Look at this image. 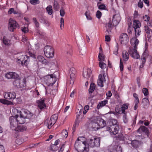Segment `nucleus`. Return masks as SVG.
Here are the masks:
<instances>
[{
	"instance_id": "obj_21",
	"label": "nucleus",
	"mask_w": 152,
	"mask_h": 152,
	"mask_svg": "<svg viewBox=\"0 0 152 152\" xmlns=\"http://www.w3.org/2000/svg\"><path fill=\"white\" fill-rule=\"evenodd\" d=\"M91 70L89 68H85L83 71V76L86 79L88 78L91 74Z\"/></svg>"
},
{
	"instance_id": "obj_32",
	"label": "nucleus",
	"mask_w": 152,
	"mask_h": 152,
	"mask_svg": "<svg viewBox=\"0 0 152 152\" xmlns=\"http://www.w3.org/2000/svg\"><path fill=\"white\" fill-rule=\"evenodd\" d=\"M131 144L134 148H137L139 146L140 143L139 141L134 140L132 141Z\"/></svg>"
},
{
	"instance_id": "obj_5",
	"label": "nucleus",
	"mask_w": 152,
	"mask_h": 152,
	"mask_svg": "<svg viewBox=\"0 0 152 152\" xmlns=\"http://www.w3.org/2000/svg\"><path fill=\"white\" fill-rule=\"evenodd\" d=\"M30 57L27 55H21L17 57V62L22 65L27 66L29 63Z\"/></svg>"
},
{
	"instance_id": "obj_9",
	"label": "nucleus",
	"mask_w": 152,
	"mask_h": 152,
	"mask_svg": "<svg viewBox=\"0 0 152 152\" xmlns=\"http://www.w3.org/2000/svg\"><path fill=\"white\" fill-rule=\"evenodd\" d=\"M44 52L45 56L48 58H52L54 56V49L51 46L48 45L45 46Z\"/></svg>"
},
{
	"instance_id": "obj_46",
	"label": "nucleus",
	"mask_w": 152,
	"mask_h": 152,
	"mask_svg": "<svg viewBox=\"0 0 152 152\" xmlns=\"http://www.w3.org/2000/svg\"><path fill=\"white\" fill-rule=\"evenodd\" d=\"M78 107L79 108H80V110L79 111V113H77V118H78L79 117L80 114L82 113L83 112V109L82 106L81 105H79Z\"/></svg>"
},
{
	"instance_id": "obj_57",
	"label": "nucleus",
	"mask_w": 152,
	"mask_h": 152,
	"mask_svg": "<svg viewBox=\"0 0 152 152\" xmlns=\"http://www.w3.org/2000/svg\"><path fill=\"white\" fill-rule=\"evenodd\" d=\"M62 134L66 138L68 136V132L66 130H63L62 132Z\"/></svg>"
},
{
	"instance_id": "obj_13",
	"label": "nucleus",
	"mask_w": 152,
	"mask_h": 152,
	"mask_svg": "<svg viewBox=\"0 0 152 152\" xmlns=\"http://www.w3.org/2000/svg\"><path fill=\"white\" fill-rule=\"evenodd\" d=\"M137 48L133 49L132 48H129L128 51L130 56L134 58L138 59L140 58V55L138 53Z\"/></svg>"
},
{
	"instance_id": "obj_62",
	"label": "nucleus",
	"mask_w": 152,
	"mask_h": 152,
	"mask_svg": "<svg viewBox=\"0 0 152 152\" xmlns=\"http://www.w3.org/2000/svg\"><path fill=\"white\" fill-rule=\"evenodd\" d=\"M60 15L61 16L63 17L65 14V12L64 10L61 9L60 10Z\"/></svg>"
},
{
	"instance_id": "obj_25",
	"label": "nucleus",
	"mask_w": 152,
	"mask_h": 152,
	"mask_svg": "<svg viewBox=\"0 0 152 152\" xmlns=\"http://www.w3.org/2000/svg\"><path fill=\"white\" fill-rule=\"evenodd\" d=\"M113 26H114L113 24H112L110 21L106 24L105 27L106 28V32H107V34H110Z\"/></svg>"
},
{
	"instance_id": "obj_54",
	"label": "nucleus",
	"mask_w": 152,
	"mask_h": 152,
	"mask_svg": "<svg viewBox=\"0 0 152 152\" xmlns=\"http://www.w3.org/2000/svg\"><path fill=\"white\" fill-rule=\"evenodd\" d=\"M120 71H122L123 70L124 68V65L123 64V63L121 59L120 60Z\"/></svg>"
},
{
	"instance_id": "obj_33",
	"label": "nucleus",
	"mask_w": 152,
	"mask_h": 152,
	"mask_svg": "<svg viewBox=\"0 0 152 152\" xmlns=\"http://www.w3.org/2000/svg\"><path fill=\"white\" fill-rule=\"evenodd\" d=\"M143 106L144 107L149 105V101L148 99L145 98L142 99V101Z\"/></svg>"
},
{
	"instance_id": "obj_51",
	"label": "nucleus",
	"mask_w": 152,
	"mask_h": 152,
	"mask_svg": "<svg viewBox=\"0 0 152 152\" xmlns=\"http://www.w3.org/2000/svg\"><path fill=\"white\" fill-rule=\"evenodd\" d=\"M148 48V46L147 45L146 43H145V45L144 50V52L143 53V54L144 55H146L148 53V50H147Z\"/></svg>"
},
{
	"instance_id": "obj_22",
	"label": "nucleus",
	"mask_w": 152,
	"mask_h": 152,
	"mask_svg": "<svg viewBox=\"0 0 152 152\" xmlns=\"http://www.w3.org/2000/svg\"><path fill=\"white\" fill-rule=\"evenodd\" d=\"M121 20L120 15L118 14L115 15L113 17L112 20V23L113 25L115 26H116L119 23Z\"/></svg>"
},
{
	"instance_id": "obj_43",
	"label": "nucleus",
	"mask_w": 152,
	"mask_h": 152,
	"mask_svg": "<svg viewBox=\"0 0 152 152\" xmlns=\"http://www.w3.org/2000/svg\"><path fill=\"white\" fill-rule=\"evenodd\" d=\"M99 67L103 69H105L107 66L106 64L105 63L102 62H100L99 63Z\"/></svg>"
},
{
	"instance_id": "obj_15",
	"label": "nucleus",
	"mask_w": 152,
	"mask_h": 152,
	"mask_svg": "<svg viewBox=\"0 0 152 152\" xmlns=\"http://www.w3.org/2000/svg\"><path fill=\"white\" fill-rule=\"evenodd\" d=\"M120 38L121 43L124 45H126L129 40L127 35L125 33L121 34L120 35Z\"/></svg>"
},
{
	"instance_id": "obj_3",
	"label": "nucleus",
	"mask_w": 152,
	"mask_h": 152,
	"mask_svg": "<svg viewBox=\"0 0 152 152\" xmlns=\"http://www.w3.org/2000/svg\"><path fill=\"white\" fill-rule=\"evenodd\" d=\"M75 147L78 152H88L89 151V148L86 144V141H75Z\"/></svg>"
},
{
	"instance_id": "obj_17",
	"label": "nucleus",
	"mask_w": 152,
	"mask_h": 152,
	"mask_svg": "<svg viewBox=\"0 0 152 152\" xmlns=\"http://www.w3.org/2000/svg\"><path fill=\"white\" fill-rule=\"evenodd\" d=\"M5 77L8 79H16L18 78L19 76L15 72H9L5 74Z\"/></svg>"
},
{
	"instance_id": "obj_49",
	"label": "nucleus",
	"mask_w": 152,
	"mask_h": 152,
	"mask_svg": "<svg viewBox=\"0 0 152 152\" xmlns=\"http://www.w3.org/2000/svg\"><path fill=\"white\" fill-rule=\"evenodd\" d=\"M98 58H99V61L100 62H102L103 61H104V55L103 53H102V54L101 55V56H99V55L98 56Z\"/></svg>"
},
{
	"instance_id": "obj_41",
	"label": "nucleus",
	"mask_w": 152,
	"mask_h": 152,
	"mask_svg": "<svg viewBox=\"0 0 152 152\" xmlns=\"http://www.w3.org/2000/svg\"><path fill=\"white\" fill-rule=\"evenodd\" d=\"M97 6L98 9L101 10H106V7L105 4H102L99 5V3L97 4Z\"/></svg>"
},
{
	"instance_id": "obj_27",
	"label": "nucleus",
	"mask_w": 152,
	"mask_h": 152,
	"mask_svg": "<svg viewBox=\"0 0 152 152\" xmlns=\"http://www.w3.org/2000/svg\"><path fill=\"white\" fill-rule=\"evenodd\" d=\"M37 59L39 62H41L42 64H46L48 63V61L45 59L42 56H39L37 57Z\"/></svg>"
},
{
	"instance_id": "obj_58",
	"label": "nucleus",
	"mask_w": 152,
	"mask_h": 152,
	"mask_svg": "<svg viewBox=\"0 0 152 152\" xmlns=\"http://www.w3.org/2000/svg\"><path fill=\"white\" fill-rule=\"evenodd\" d=\"M138 6L139 7L142 8L143 7V3L141 0H140L138 4Z\"/></svg>"
},
{
	"instance_id": "obj_64",
	"label": "nucleus",
	"mask_w": 152,
	"mask_h": 152,
	"mask_svg": "<svg viewBox=\"0 0 152 152\" xmlns=\"http://www.w3.org/2000/svg\"><path fill=\"white\" fill-rule=\"evenodd\" d=\"M106 95L107 98H110L112 94L111 91H110L106 93Z\"/></svg>"
},
{
	"instance_id": "obj_31",
	"label": "nucleus",
	"mask_w": 152,
	"mask_h": 152,
	"mask_svg": "<svg viewBox=\"0 0 152 152\" xmlns=\"http://www.w3.org/2000/svg\"><path fill=\"white\" fill-rule=\"evenodd\" d=\"M0 102L4 104L7 105H11L13 104L12 102L7 100L6 99H0Z\"/></svg>"
},
{
	"instance_id": "obj_30",
	"label": "nucleus",
	"mask_w": 152,
	"mask_h": 152,
	"mask_svg": "<svg viewBox=\"0 0 152 152\" xmlns=\"http://www.w3.org/2000/svg\"><path fill=\"white\" fill-rule=\"evenodd\" d=\"M108 103V101L105 99L104 100L102 101L101 102H99L98 104L97 108L98 109H99L102 107L104 106L106 104Z\"/></svg>"
},
{
	"instance_id": "obj_38",
	"label": "nucleus",
	"mask_w": 152,
	"mask_h": 152,
	"mask_svg": "<svg viewBox=\"0 0 152 152\" xmlns=\"http://www.w3.org/2000/svg\"><path fill=\"white\" fill-rule=\"evenodd\" d=\"M85 15L87 20H92V17L91 15V13L88 10L85 13Z\"/></svg>"
},
{
	"instance_id": "obj_7",
	"label": "nucleus",
	"mask_w": 152,
	"mask_h": 152,
	"mask_svg": "<svg viewBox=\"0 0 152 152\" xmlns=\"http://www.w3.org/2000/svg\"><path fill=\"white\" fill-rule=\"evenodd\" d=\"M57 118V115L54 114L51 116L50 119H46L44 122V124L47 126L48 129H50L55 123Z\"/></svg>"
},
{
	"instance_id": "obj_60",
	"label": "nucleus",
	"mask_w": 152,
	"mask_h": 152,
	"mask_svg": "<svg viewBox=\"0 0 152 152\" xmlns=\"http://www.w3.org/2000/svg\"><path fill=\"white\" fill-rule=\"evenodd\" d=\"M143 18L144 21H148L149 20L150 18L147 15H145L143 16Z\"/></svg>"
},
{
	"instance_id": "obj_48",
	"label": "nucleus",
	"mask_w": 152,
	"mask_h": 152,
	"mask_svg": "<svg viewBox=\"0 0 152 152\" xmlns=\"http://www.w3.org/2000/svg\"><path fill=\"white\" fill-rule=\"evenodd\" d=\"M58 149V148L57 146L52 145L50 146V149L54 151H57Z\"/></svg>"
},
{
	"instance_id": "obj_55",
	"label": "nucleus",
	"mask_w": 152,
	"mask_h": 152,
	"mask_svg": "<svg viewBox=\"0 0 152 152\" xmlns=\"http://www.w3.org/2000/svg\"><path fill=\"white\" fill-rule=\"evenodd\" d=\"M33 20L36 27H38L39 26V23L38 22H37L36 18H33Z\"/></svg>"
},
{
	"instance_id": "obj_24",
	"label": "nucleus",
	"mask_w": 152,
	"mask_h": 152,
	"mask_svg": "<svg viewBox=\"0 0 152 152\" xmlns=\"http://www.w3.org/2000/svg\"><path fill=\"white\" fill-rule=\"evenodd\" d=\"M44 99L38 100L37 101V103L38 104V106L40 110L44 109L46 107V105L44 102Z\"/></svg>"
},
{
	"instance_id": "obj_16",
	"label": "nucleus",
	"mask_w": 152,
	"mask_h": 152,
	"mask_svg": "<svg viewBox=\"0 0 152 152\" xmlns=\"http://www.w3.org/2000/svg\"><path fill=\"white\" fill-rule=\"evenodd\" d=\"M69 73L70 75V84L72 85L74 83L75 75V69L73 67L70 68L69 70Z\"/></svg>"
},
{
	"instance_id": "obj_29",
	"label": "nucleus",
	"mask_w": 152,
	"mask_h": 152,
	"mask_svg": "<svg viewBox=\"0 0 152 152\" xmlns=\"http://www.w3.org/2000/svg\"><path fill=\"white\" fill-rule=\"evenodd\" d=\"M141 26V23L138 20H133V27L134 28H140Z\"/></svg>"
},
{
	"instance_id": "obj_19",
	"label": "nucleus",
	"mask_w": 152,
	"mask_h": 152,
	"mask_svg": "<svg viewBox=\"0 0 152 152\" xmlns=\"http://www.w3.org/2000/svg\"><path fill=\"white\" fill-rule=\"evenodd\" d=\"M139 41L135 37H133L130 40V43L132 46L130 48H132L133 49L137 48V46Z\"/></svg>"
},
{
	"instance_id": "obj_8",
	"label": "nucleus",
	"mask_w": 152,
	"mask_h": 152,
	"mask_svg": "<svg viewBox=\"0 0 152 152\" xmlns=\"http://www.w3.org/2000/svg\"><path fill=\"white\" fill-rule=\"evenodd\" d=\"M45 81L48 86H52L56 82L57 79L54 75L51 74L45 77Z\"/></svg>"
},
{
	"instance_id": "obj_59",
	"label": "nucleus",
	"mask_w": 152,
	"mask_h": 152,
	"mask_svg": "<svg viewBox=\"0 0 152 152\" xmlns=\"http://www.w3.org/2000/svg\"><path fill=\"white\" fill-rule=\"evenodd\" d=\"M84 138V137H79L77 138L76 141H77V142H84L83 141V139Z\"/></svg>"
},
{
	"instance_id": "obj_36",
	"label": "nucleus",
	"mask_w": 152,
	"mask_h": 152,
	"mask_svg": "<svg viewBox=\"0 0 152 152\" xmlns=\"http://www.w3.org/2000/svg\"><path fill=\"white\" fill-rule=\"evenodd\" d=\"M4 44L6 46H9L11 44L10 40L4 37L3 39Z\"/></svg>"
},
{
	"instance_id": "obj_50",
	"label": "nucleus",
	"mask_w": 152,
	"mask_h": 152,
	"mask_svg": "<svg viewBox=\"0 0 152 152\" xmlns=\"http://www.w3.org/2000/svg\"><path fill=\"white\" fill-rule=\"evenodd\" d=\"M142 92L145 96H147L148 94V89L145 88H144L142 90Z\"/></svg>"
},
{
	"instance_id": "obj_20",
	"label": "nucleus",
	"mask_w": 152,
	"mask_h": 152,
	"mask_svg": "<svg viewBox=\"0 0 152 152\" xmlns=\"http://www.w3.org/2000/svg\"><path fill=\"white\" fill-rule=\"evenodd\" d=\"M137 131L140 134H141L142 132H144L148 137H149V131L148 129L144 126H141Z\"/></svg>"
},
{
	"instance_id": "obj_53",
	"label": "nucleus",
	"mask_w": 152,
	"mask_h": 152,
	"mask_svg": "<svg viewBox=\"0 0 152 152\" xmlns=\"http://www.w3.org/2000/svg\"><path fill=\"white\" fill-rule=\"evenodd\" d=\"M102 14L101 12L99 10L97 11L96 13V17L98 19H99L101 17Z\"/></svg>"
},
{
	"instance_id": "obj_39",
	"label": "nucleus",
	"mask_w": 152,
	"mask_h": 152,
	"mask_svg": "<svg viewBox=\"0 0 152 152\" xmlns=\"http://www.w3.org/2000/svg\"><path fill=\"white\" fill-rule=\"evenodd\" d=\"M95 86L94 84L93 83H91L90 88L89 89V92L90 93H91L94 91L95 88Z\"/></svg>"
},
{
	"instance_id": "obj_44",
	"label": "nucleus",
	"mask_w": 152,
	"mask_h": 152,
	"mask_svg": "<svg viewBox=\"0 0 152 152\" xmlns=\"http://www.w3.org/2000/svg\"><path fill=\"white\" fill-rule=\"evenodd\" d=\"M31 92L34 93V96L35 97L38 96L39 95V92H38V90L36 89L31 90Z\"/></svg>"
},
{
	"instance_id": "obj_18",
	"label": "nucleus",
	"mask_w": 152,
	"mask_h": 152,
	"mask_svg": "<svg viewBox=\"0 0 152 152\" xmlns=\"http://www.w3.org/2000/svg\"><path fill=\"white\" fill-rule=\"evenodd\" d=\"M129 106V104L128 103L124 104L122 105L120 109L118 110L115 109V110L117 113L120 114L127 113V112L125 110L128 108Z\"/></svg>"
},
{
	"instance_id": "obj_14",
	"label": "nucleus",
	"mask_w": 152,
	"mask_h": 152,
	"mask_svg": "<svg viewBox=\"0 0 152 152\" xmlns=\"http://www.w3.org/2000/svg\"><path fill=\"white\" fill-rule=\"evenodd\" d=\"M4 98L8 100L14 99L16 97V94L14 92H4L3 94Z\"/></svg>"
},
{
	"instance_id": "obj_4",
	"label": "nucleus",
	"mask_w": 152,
	"mask_h": 152,
	"mask_svg": "<svg viewBox=\"0 0 152 152\" xmlns=\"http://www.w3.org/2000/svg\"><path fill=\"white\" fill-rule=\"evenodd\" d=\"M86 144L89 148L94 147H99L100 143V140L99 137H93L86 141Z\"/></svg>"
},
{
	"instance_id": "obj_12",
	"label": "nucleus",
	"mask_w": 152,
	"mask_h": 152,
	"mask_svg": "<svg viewBox=\"0 0 152 152\" xmlns=\"http://www.w3.org/2000/svg\"><path fill=\"white\" fill-rule=\"evenodd\" d=\"M13 84L15 87L18 88H20L24 87L26 86L25 80L19 79L16 80L13 82Z\"/></svg>"
},
{
	"instance_id": "obj_10",
	"label": "nucleus",
	"mask_w": 152,
	"mask_h": 152,
	"mask_svg": "<svg viewBox=\"0 0 152 152\" xmlns=\"http://www.w3.org/2000/svg\"><path fill=\"white\" fill-rule=\"evenodd\" d=\"M19 27L18 24L14 19L10 18L9 20L8 29L9 30L13 32L17 28Z\"/></svg>"
},
{
	"instance_id": "obj_6",
	"label": "nucleus",
	"mask_w": 152,
	"mask_h": 152,
	"mask_svg": "<svg viewBox=\"0 0 152 152\" xmlns=\"http://www.w3.org/2000/svg\"><path fill=\"white\" fill-rule=\"evenodd\" d=\"M99 118L97 117H94L91 118V122L89 124L90 130L91 131H96L99 129V123L98 122Z\"/></svg>"
},
{
	"instance_id": "obj_61",
	"label": "nucleus",
	"mask_w": 152,
	"mask_h": 152,
	"mask_svg": "<svg viewBox=\"0 0 152 152\" xmlns=\"http://www.w3.org/2000/svg\"><path fill=\"white\" fill-rule=\"evenodd\" d=\"M21 30L24 33L27 32L28 31V28L26 27H22Z\"/></svg>"
},
{
	"instance_id": "obj_26",
	"label": "nucleus",
	"mask_w": 152,
	"mask_h": 152,
	"mask_svg": "<svg viewBox=\"0 0 152 152\" xmlns=\"http://www.w3.org/2000/svg\"><path fill=\"white\" fill-rule=\"evenodd\" d=\"M99 118L98 122L99 123V129L100 128H103L106 125V122L103 119L100 118L99 117H97Z\"/></svg>"
},
{
	"instance_id": "obj_11",
	"label": "nucleus",
	"mask_w": 152,
	"mask_h": 152,
	"mask_svg": "<svg viewBox=\"0 0 152 152\" xmlns=\"http://www.w3.org/2000/svg\"><path fill=\"white\" fill-rule=\"evenodd\" d=\"M10 121L11 129L13 130L17 131L16 128L18 126L19 124L15 116L10 117Z\"/></svg>"
},
{
	"instance_id": "obj_47",
	"label": "nucleus",
	"mask_w": 152,
	"mask_h": 152,
	"mask_svg": "<svg viewBox=\"0 0 152 152\" xmlns=\"http://www.w3.org/2000/svg\"><path fill=\"white\" fill-rule=\"evenodd\" d=\"M127 113H125V114H123V120L124 122L125 123H127L128 121V118L127 117V116L126 115Z\"/></svg>"
},
{
	"instance_id": "obj_56",
	"label": "nucleus",
	"mask_w": 152,
	"mask_h": 152,
	"mask_svg": "<svg viewBox=\"0 0 152 152\" xmlns=\"http://www.w3.org/2000/svg\"><path fill=\"white\" fill-rule=\"evenodd\" d=\"M133 96L135 98L134 102H139V100L138 97V95L137 94L134 93L133 94Z\"/></svg>"
},
{
	"instance_id": "obj_35",
	"label": "nucleus",
	"mask_w": 152,
	"mask_h": 152,
	"mask_svg": "<svg viewBox=\"0 0 152 152\" xmlns=\"http://www.w3.org/2000/svg\"><path fill=\"white\" fill-rule=\"evenodd\" d=\"M135 37H138L141 34V30L140 28H134Z\"/></svg>"
},
{
	"instance_id": "obj_40",
	"label": "nucleus",
	"mask_w": 152,
	"mask_h": 152,
	"mask_svg": "<svg viewBox=\"0 0 152 152\" xmlns=\"http://www.w3.org/2000/svg\"><path fill=\"white\" fill-rule=\"evenodd\" d=\"M141 65L140 66V68H142L144 66L145 64V63L146 58L145 57L142 56L141 57Z\"/></svg>"
},
{
	"instance_id": "obj_1",
	"label": "nucleus",
	"mask_w": 152,
	"mask_h": 152,
	"mask_svg": "<svg viewBox=\"0 0 152 152\" xmlns=\"http://www.w3.org/2000/svg\"><path fill=\"white\" fill-rule=\"evenodd\" d=\"M14 110L17 112L15 117L19 124H23L25 121V118H30L33 115L32 113L27 110L23 109L21 111H18L17 109Z\"/></svg>"
},
{
	"instance_id": "obj_63",
	"label": "nucleus",
	"mask_w": 152,
	"mask_h": 152,
	"mask_svg": "<svg viewBox=\"0 0 152 152\" xmlns=\"http://www.w3.org/2000/svg\"><path fill=\"white\" fill-rule=\"evenodd\" d=\"M72 63L70 61H68L67 62V65L69 67L72 66Z\"/></svg>"
},
{
	"instance_id": "obj_42",
	"label": "nucleus",
	"mask_w": 152,
	"mask_h": 152,
	"mask_svg": "<svg viewBox=\"0 0 152 152\" xmlns=\"http://www.w3.org/2000/svg\"><path fill=\"white\" fill-rule=\"evenodd\" d=\"M53 7L56 11H57L59 7V5L57 1H55L54 2Z\"/></svg>"
},
{
	"instance_id": "obj_23",
	"label": "nucleus",
	"mask_w": 152,
	"mask_h": 152,
	"mask_svg": "<svg viewBox=\"0 0 152 152\" xmlns=\"http://www.w3.org/2000/svg\"><path fill=\"white\" fill-rule=\"evenodd\" d=\"M105 81L104 77L101 74L99 75L97 82L98 86L101 87H103L104 86L103 82Z\"/></svg>"
},
{
	"instance_id": "obj_28",
	"label": "nucleus",
	"mask_w": 152,
	"mask_h": 152,
	"mask_svg": "<svg viewBox=\"0 0 152 152\" xmlns=\"http://www.w3.org/2000/svg\"><path fill=\"white\" fill-rule=\"evenodd\" d=\"M122 56L124 61H127L129 58V55L128 52L126 50H123L122 53Z\"/></svg>"
},
{
	"instance_id": "obj_45",
	"label": "nucleus",
	"mask_w": 152,
	"mask_h": 152,
	"mask_svg": "<svg viewBox=\"0 0 152 152\" xmlns=\"http://www.w3.org/2000/svg\"><path fill=\"white\" fill-rule=\"evenodd\" d=\"M30 3L32 5H36L39 3L40 1L38 0H30Z\"/></svg>"
},
{
	"instance_id": "obj_2",
	"label": "nucleus",
	"mask_w": 152,
	"mask_h": 152,
	"mask_svg": "<svg viewBox=\"0 0 152 152\" xmlns=\"http://www.w3.org/2000/svg\"><path fill=\"white\" fill-rule=\"evenodd\" d=\"M107 129L111 135H115L118 132L119 127L117 124V121L114 119H111L107 124Z\"/></svg>"
},
{
	"instance_id": "obj_37",
	"label": "nucleus",
	"mask_w": 152,
	"mask_h": 152,
	"mask_svg": "<svg viewBox=\"0 0 152 152\" xmlns=\"http://www.w3.org/2000/svg\"><path fill=\"white\" fill-rule=\"evenodd\" d=\"M47 12L49 15H51L53 13L52 7L51 5L48 6L46 8Z\"/></svg>"
},
{
	"instance_id": "obj_34",
	"label": "nucleus",
	"mask_w": 152,
	"mask_h": 152,
	"mask_svg": "<svg viewBox=\"0 0 152 152\" xmlns=\"http://www.w3.org/2000/svg\"><path fill=\"white\" fill-rule=\"evenodd\" d=\"M17 131H15L18 132H23L26 130L27 128L26 126L23 125L20 126L19 125L16 128Z\"/></svg>"
},
{
	"instance_id": "obj_52",
	"label": "nucleus",
	"mask_w": 152,
	"mask_h": 152,
	"mask_svg": "<svg viewBox=\"0 0 152 152\" xmlns=\"http://www.w3.org/2000/svg\"><path fill=\"white\" fill-rule=\"evenodd\" d=\"M115 47V49L113 51V54L116 55L118 54V43L116 44Z\"/></svg>"
}]
</instances>
